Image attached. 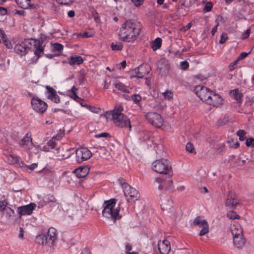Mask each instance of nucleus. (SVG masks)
Wrapping results in <instances>:
<instances>
[{
    "instance_id": "obj_9",
    "label": "nucleus",
    "mask_w": 254,
    "mask_h": 254,
    "mask_svg": "<svg viewBox=\"0 0 254 254\" xmlns=\"http://www.w3.org/2000/svg\"><path fill=\"white\" fill-rule=\"evenodd\" d=\"M192 226L201 228L199 235L200 236L206 235L209 232V225L207 222L201 216H198L194 218Z\"/></svg>"
},
{
    "instance_id": "obj_4",
    "label": "nucleus",
    "mask_w": 254,
    "mask_h": 254,
    "mask_svg": "<svg viewBox=\"0 0 254 254\" xmlns=\"http://www.w3.org/2000/svg\"><path fill=\"white\" fill-rule=\"evenodd\" d=\"M152 168L153 171L158 173L169 176L172 174L171 166L167 159H162L155 161L152 164Z\"/></svg>"
},
{
    "instance_id": "obj_58",
    "label": "nucleus",
    "mask_w": 254,
    "mask_h": 254,
    "mask_svg": "<svg viewBox=\"0 0 254 254\" xmlns=\"http://www.w3.org/2000/svg\"><path fill=\"white\" fill-rule=\"evenodd\" d=\"M13 13L15 15H19L24 16L26 14V12L23 10H15L13 11Z\"/></svg>"
},
{
    "instance_id": "obj_2",
    "label": "nucleus",
    "mask_w": 254,
    "mask_h": 254,
    "mask_svg": "<svg viewBox=\"0 0 254 254\" xmlns=\"http://www.w3.org/2000/svg\"><path fill=\"white\" fill-rule=\"evenodd\" d=\"M43 44L42 38L24 39L18 42L15 45L14 50L17 54L21 56H24L28 53L30 50L29 45L33 46L34 54L37 57L35 60L36 63L37 60L44 55V49Z\"/></svg>"
},
{
    "instance_id": "obj_12",
    "label": "nucleus",
    "mask_w": 254,
    "mask_h": 254,
    "mask_svg": "<svg viewBox=\"0 0 254 254\" xmlns=\"http://www.w3.org/2000/svg\"><path fill=\"white\" fill-rule=\"evenodd\" d=\"M31 104L32 109L40 114L45 112L48 107L47 104L38 97L32 98Z\"/></svg>"
},
{
    "instance_id": "obj_33",
    "label": "nucleus",
    "mask_w": 254,
    "mask_h": 254,
    "mask_svg": "<svg viewBox=\"0 0 254 254\" xmlns=\"http://www.w3.org/2000/svg\"><path fill=\"white\" fill-rule=\"evenodd\" d=\"M123 48V44L121 42H113L111 45V48L113 51H121Z\"/></svg>"
},
{
    "instance_id": "obj_22",
    "label": "nucleus",
    "mask_w": 254,
    "mask_h": 254,
    "mask_svg": "<svg viewBox=\"0 0 254 254\" xmlns=\"http://www.w3.org/2000/svg\"><path fill=\"white\" fill-rule=\"evenodd\" d=\"M47 237L49 243H51V246L53 245L57 238V230L53 227L49 228Z\"/></svg>"
},
{
    "instance_id": "obj_34",
    "label": "nucleus",
    "mask_w": 254,
    "mask_h": 254,
    "mask_svg": "<svg viewBox=\"0 0 254 254\" xmlns=\"http://www.w3.org/2000/svg\"><path fill=\"white\" fill-rule=\"evenodd\" d=\"M152 135V133L149 131H144L140 133V139L143 141L149 140Z\"/></svg>"
},
{
    "instance_id": "obj_30",
    "label": "nucleus",
    "mask_w": 254,
    "mask_h": 254,
    "mask_svg": "<svg viewBox=\"0 0 254 254\" xmlns=\"http://www.w3.org/2000/svg\"><path fill=\"white\" fill-rule=\"evenodd\" d=\"M144 67L143 65H141L139 66L137 69H135L136 77L138 78H143L145 74H148L149 71H144Z\"/></svg>"
},
{
    "instance_id": "obj_13",
    "label": "nucleus",
    "mask_w": 254,
    "mask_h": 254,
    "mask_svg": "<svg viewBox=\"0 0 254 254\" xmlns=\"http://www.w3.org/2000/svg\"><path fill=\"white\" fill-rule=\"evenodd\" d=\"M222 98L218 94L212 92L210 97L207 100L206 104L214 107H218L223 104Z\"/></svg>"
},
{
    "instance_id": "obj_24",
    "label": "nucleus",
    "mask_w": 254,
    "mask_h": 254,
    "mask_svg": "<svg viewBox=\"0 0 254 254\" xmlns=\"http://www.w3.org/2000/svg\"><path fill=\"white\" fill-rule=\"evenodd\" d=\"M159 66L160 70L162 72H167L170 69V64L169 61L165 59H161L159 61Z\"/></svg>"
},
{
    "instance_id": "obj_38",
    "label": "nucleus",
    "mask_w": 254,
    "mask_h": 254,
    "mask_svg": "<svg viewBox=\"0 0 254 254\" xmlns=\"http://www.w3.org/2000/svg\"><path fill=\"white\" fill-rule=\"evenodd\" d=\"M48 146L50 147V149L55 148L56 150L58 151L59 150V148L57 147V142L54 140L53 139H50L47 143Z\"/></svg>"
},
{
    "instance_id": "obj_36",
    "label": "nucleus",
    "mask_w": 254,
    "mask_h": 254,
    "mask_svg": "<svg viewBox=\"0 0 254 254\" xmlns=\"http://www.w3.org/2000/svg\"><path fill=\"white\" fill-rule=\"evenodd\" d=\"M131 100L134 102V104L138 105L141 101L142 97L138 94H134L130 96Z\"/></svg>"
},
{
    "instance_id": "obj_64",
    "label": "nucleus",
    "mask_w": 254,
    "mask_h": 254,
    "mask_svg": "<svg viewBox=\"0 0 254 254\" xmlns=\"http://www.w3.org/2000/svg\"><path fill=\"white\" fill-rule=\"evenodd\" d=\"M41 150H42L44 151L45 152H49L50 150V147L48 146V144L44 145L42 148H41Z\"/></svg>"
},
{
    "instance_id": "obj_27",
    "label": "nucleus",
    "mask_w": 254,
    "mask_h": 254,
    "mask_svg": "<svg viewBox=\"0 0 254 254\" xmlns=\"http://www.w3.org/2000/svg\"><path fill=\"white\" fill-rule=\"evenodd\" d=\"M230 94L232 96L233 98L238 102L242 101L243 94L238 89H235L231 90L230 91Z\"/></svg>"
},
{
    "instance_id": "obj_15",
    "label": "nucleus",
    "mask_w": 254,
    "mask_h": 254,
    "mask_svg": "<svg viewBox=\"0 0 254 254\" xmlns=\"http://www.w3.org/2000/svg\"><path fill=\"white\" fill-rule=\"evenodd\" d=\"M239 203V200L235 193L230 192L226 201V206L233 209Z\"/></svg>"
},
{
    "instance_id": "obj_26",
    "label": "nucleus",
    "mask_w": 254,
    "mask_h": 254,
    "mask_svg": "<svg viewBox=\"0 0 254 254\" xmlns=\"http://www.w3.org/2000/svg\"><path fill=\"white\" fill-rule=\"evenodd\" d=\"M233 243L238 248H241L245 243V239L244 238L243 235L233 237Z\"/></svg>"
},
{
    "instance_id": "obj_18",
    "label": "nucleus",
    "mask_w": 254,
    "mask_h": 254,
    "mask_svg": "<svg viewBox=\"0 0 254 254\" xmlns=\"http://www.w3.org/2000/svg\"><path fill=\"white\" fill-rule=\"evenodd\" d=\"M46 88L47 89V97L52 101L59 103L60 102V99L59 96L58 95L56 91L52 87L47 86Z\"/></svg>"
},
{
    "instance_id": "obj_39",
    "label": "nucleus",
    "mask_w": 254,
    "mask_h": 254,
    "mask_svg": "<svg viewBox=\"0 0 254 254\" xmlns=\"http://www.w3.org/2000/svg\"><path fill=\"white\" fill-rule=\"evenodd\" d=\"M154 182L159 184L158 189L161 190L164 187V180L161 177H157L155 179Z\"/></svg>"
},
{
    "instance_id": "obj_51",
    "label": "nucleus",
    "mask_w": 254,
    "mask_h": 254,
    "mask_svg": "<svg viewBox=\"0 0 254 254\" xmlns=\"http://www.w3.org/2000/svg\"><path fill=\"white\" fill-rule=\"evenodd\" d=\"M166 201H167L169 206L171 205V203H172L171 200H169L168 199H167V200L162 199L161 200V202H162L161 207H162V209L163 210H164L165 209H167V207L166 206V202H165Z\"/></svg>"
},
{
    "instance_id": "obj_60",
    "label": "nucleus",
    "mask_w": 254,
    "mask_h": 254,
    "mask_svg": "<svg viewBox=\"0 0 254 254\" xmlns=\"http://www.w3.org/2000/svg\"><path fill=\"white\" fill-rule=\"evenodd\" d=\"M3 41H4L5 46L8 49H11L12 47V44L8 39H5Z\"/></svg>"
},
{
    "instance_id": "obj_31",
    "label": "nucleus",
    "mask_w": 254,
    "mask_h": 254,
    "mask_svg": "<svg viewBox=\"0 0 254 254\" xmlns=\"http://www.w3.org/2000/svg\"><path fill=\"white\" fill-rule=\"evenodd\" d=\"M36 241L43 245L49 243L47 236L44 234L39 235L37 236Z\"/></svg>"
},
{
    "instance_id": "obj_43",
    "label": "nucleus",
    "mask_w": 254,
    "mask_h": 254,
    "mask_svg": "<svg viewBox=\"0 0 254 254\" xmlns=\"http://www.w3.org/2000/svg\"><path fill=\"white\" fill-rule=\"evenodd\" d=\"M87 109L90 112L94 113H99L101 111V109L95 106L89 105L88 106Z\"/></svg>"
},
{
    "instance_id": "obj_25",
    "label": "nucleus",
    "mask_w": 254,
    "mask_h": 254,
    "mask_svg": "<svg viewBox=\"0 0 254 254\" xmlns=\"http://www.w3.org/2000/svg\"><path fill=\"white\" fill-rule=\"evenodd\" d=\"M113 86L118 90L126 93H130L129 86H126L120 81H116L113 84Z\"/></svg>"
},
{
    "instance_id": "obj_32",
    "label": "nucleus",
    "mask_w": 254,
    "mask_h": 254,
    "mask_svg": "<svg viewBox=\"0 0 254 254\" xmlns=\"http://www.w3.org/2000/svg\"><path fill=\"white\" fill-rule=\"evenodd\" d=\"M77 88H76L74 86H73L71 89L70 90V91H69V96L72 98L73 99V100H75V101H78V100H81V99L76 94V90H77Z\"/></svg>"
},
{
    "instance_id": "obj_41",
    "label": "nucleus",
    "mask_w": 254,
    "mask_h": 254,
    "mask_svg": "<svg viewBox=\"0 0 254 254\" xmlns=\"http://www.w3.org/2000/svg\"><path fill=\"white\" fill-rule=\"evenodd\" d=\"M246 132L244 130L240 129L238 131L237 135L239 136L241 141H244L246 139Z\"/></svg>"
},
{
    "instance_id": "obj_57",
    "label": "nucleus",
    "mask_w": 254,
    "mask_h": 254,
    "mask_svg": "<svg viewBox=\"0 0 254 254\" xmlns=\"http://www.w3.org/2000/svg\"><path fill=\"white\" fill-rule=\"evenodd\" d=\"M5 210H6V214L8 217L12 216L14 213V210L10 207H7Z\"/></svg>"
},
{
    "instance_id": "obj_59",
    "label": "nucleus",
    "mask_w": 254,
    "mask_h": 254,
    "mask_svg": "<svg viewBox=\"0 0 254 254\" xmlns=\"http://www.w3.org/2000/svg\"><path fill=\"white\" fill-rule=\"evenodd\" d=\"M215 22L216 23V25L212 28L211 30V33L212 35H214L215 33L216 32L217 30V27L219 26V22L218 20L217 19L215 20Z\"/></svg>"
},
{
    "instance_id": "obj_35",
    "label": "nucleus",
    "mask_w": 254,
    "mask_h": 254,
    "mask_svg": "<svg viewBox=\"0 0 254 254\" xmlns=\"http://www.w3.org/2000/svg\"><path fill=\"white\" fill-rule=\"evenodd\" d=\"M26 152L30 155H32L33 154H37L38 153L39 149L33 143V145L29 147L26 150Z\"/></svg>"
},
{
    "instance_id": "obj_16",
    "label": "nucleus",
    "mask_w": 254,
    "mask_h": 254,
    "mask_svg": "<svg viewBox=\"0 0 254 254\" xmlns=\"http://www.w3.org/2000/svg\"><path fill=\"white\" fill-rule=\"evenodd\" d=\"M19 145L26 150L29 147L33 145L32 138L31 132L27 133L23 138L21 139Z\"/></svg>"
},
{
    "instance_id": "obj_3",
    "label": "nucleus",
    "mask_w": 254,
    "mask_h": 254,
    "mask_svg": "<svg viewBox=\"0 0 254 254\" xmlns=\"http://www.w3.org/2000/svg\"><path fill=\"white\" fill-rule=\"evenodd\" d=\"M116 203V199H111L104 202L102 210V215L104 217L114 221L120 218L119 217L120 207L119 206L116 209L114 208Z\"/></svg>"
},
{
    "instance_id": "obj_14",
    "label": "nucleus",
    "mask_w": 254,
    "mask_h": 254,
    "mask_svg": "<svg viewBox=\"0 0 254 254\" xmlns=\"http://www.w3.org/2000/svg\"><path fill=\"white\" fill-rule=\"evenodd\" d=\"M36 204L31 203L28 205L19 206L17 208V212L19 215H30L35 209Z\"/></svg>"
},
{
    "instance_id": "obj_11",
    "label": "nucleus",
    "mask_w": 254,
    "mask_h": 254,
    "mask_svg": "<svg viewBox=\"0 0 254 254\" xmlns=\"http://www.w3.org/2000/svg\"><path fill=\"white\" fill-rule=\"evenodd\" d=\"M92 156L91 152L86 147H80L75 151L76 161L80 163L90 159Z\"/></svg>"
},
{
    "instance_id": "obj_63",
    "label": "nucleus",
    "mask_w": 254,
    "mask_h": 254,
    "mask_svg": "<svg viewBox=\"0 0 254 254\" xmlns=\"http://www.w3.org/2000/svg\"><path fill=\"white\" fill-rule=\"evenodd\" d=\"M132 249V247L129 244H127L126 246V250L127 252V254H128V253H130V251Z\"/></svg>"
},
{
    "instance_id": "obj_29",
    "label": "nucleus",
    "mask_w": 254,
    "mask_h": 254,
    "mask_svg": "<svg viewBox=\"0 0 254 254\" xmlns=\"http://www.w3.org/2000/svg\"><path fill=\"white\" fill-rule=\"evenodd\" d=\"M162 39L160 38H157L151 44V48L153 51H155L159 49L162 46Z\"/></svg>"
},
{
    "instance_id": "obj_21",
    "label": "nucleus",
    "mask_w": 254,
    "mask_h": 254,
    "mask_svg": "<svg viewBox=\"0 0 254 254\" xmlns=\"http://www.w3.org/2000/svg\"><path fill=\"white\" fill-rule=\"evenodd\" d=\"M68 63L70 65H80L82 64L84 60L80 56H72L68 58Z\"/></svg>"
},
{
    "instance_id": "obj_46",
    "label": "nucleus",
    "mask_w": 254,
    "mask_h": 254,
    "mask_svg": "<svg viewBox=\"0 0 254 254\" xmlns=\"http://www.w3.org/2000/svg\"><path fill=\"white\" fill-rule=\"evenodd\" d=\"M186 148L187 151L190 153H193L194 148L193 144L190 142H188L186 144Z\"/></svg>"
},
{
    "instance_id": "obj_53",
    "label": "nucleus",
    "mask_w": 254,
    "mask_h": 254,
    "mask_svg": "<svg viewBox=\"0 0 254 254\" xmlns=\"http://www.w3.org/2000/svg\"><path fill=\"white\" fill-rule=\"evenodd\" d=\"M251 33V30L250 29H247L242 35V36L241 37V38L243 40L244 39H246L247 38H248L249 36H250V34Z\"/></svg>"
},
{
    "instance_id": "obj_28",
    "label": "nucleus",
    "mask_w": 254,
    "mask_h": 254,
    "mask_svg": "<svg viewBox=\"0 0 254 254\" xmlns=\"http://www.w3.org/2000/svg\"><path fill=\"white\" fill-rule=\"evenodd\" d=\"M124 109L122 106L120 104H117L115 106L114 109L110 112L109 115H112V119L115 117V115H124L122 113Z\"/></svg>"
},
{
    "instance_id": "obj_1",
    "label": "nucleus",
    "mask_w": 254,
    "mask_h": 254,
    "mask_svg": "<svg viewBox=\"0 0 254 254\" xmlns=\"http://www.w3.org/2000/svg\"><path fill=\"white\" fill-rule=\"evenodd\" d=\"M141 30L140 22L127 20L123 23L119 30V39L121 41L132 43L136 40Z\"/></svg>"
},
{
    "instance_id": "obj_8",
    "label": "nucleus",
    "mask_w": 254,
    "mask_h": 254,
    "mask_svg": "<svg viewBox=\"0 0 254 254\" xmlns=\"http://www.w3.org/2000/svg\"><path fill=\"white\" fill-rule=\"evenodd\" d=\"M147 122L152 126L160 128L164 124V119L162 116L155 112H149L145 115Z\"/></svg>"
},
{
    "instance_id": "obj_7",
    "label": "nucleus",
    "mask_w": 254,
    "mask_h": 254,
    "mask_svg": "<svg viewBox=\"0 0 254 254\" xmlns=\"http://www.w3.org/2000/svg\"><path fill=\"white\" fill-rule=\"evenodd\" d=\"M112 120L115 125L121 128H128V131L131 130V126L129 119L125 115H115Z\"/></svg>"
},
{
    "instance_id": "obj_44",
    "label": "nucleus",
    "mask_w": 254,
    "mask_h": 254,
    "mask_svg": "<svg viewBox=\"0 0 254 254\" xmlns=\"http://www.w3.org/2000/svg\"><path fill=\"white\" fill-rule=\"evenodd\" d=\"M7 205V201L6 199L0 200V209L1 212H3L6 208Z\"/></svg>"
},
{
    "instance_id": "obj_37",
    "label": "nucleus",
    "mask_w": 254,
    "mask_h": 254,
    "mask_svg": "<svg viewBox=\"0 0 254 254\" xmlns=\"http://www.w3.org/2000/svg\"><path fill=\"white\" fill-rule=\"evenodd\" d=\"M162 95L165 99H167L168 100H172L174 96L173 92L169 90H167L162 93Z\"/></svg>"
},
{
    "instance_id": "obj_47",
    "label": "nucleus",
    "mask_w": 254,
    "mask_h": 254,
    "mask_svg": "<svg viewBox=\"0 0 254 254\" xmlns=\"http://www.w3.org/2000/svg\"><path fill=\"white\" fill-rule=\"evenodd\" d=\"M98 149V152L102 156H104L106 154L107 152V150L106 148L104 147H102L101 146H99L98 147H96Z\"/></svg>"
},
{
    "instance_id": "obj_62",
    "label": "nucleus",
    "mask_w": 254,
    "mask_h": 254,
    "mask_svg": "<svg viewBox=\"0 0 254 254\" xmlns=\"http://www.w3.org/2000/svg\"><path fill=\"white\" fill-rule=\"evenodd\" d=\"M85 80V77L84 74H80L79 77V83L80 84H82Z\"/></svg>"
},
{
    "instance_id": "obj_56",
    "label": "nucleus",
    "mask_w": 254,
    "mask_h": 254,
    "mask_svg": "<svg viewBox=\"0 0 254 254\" xmlns=\"http://www.w3.org/2000/svg\"><path fill=\"white\" fill-rule=\"evenodd\" d=\"M237 62L238 60L235 61L229 64V68L231 71L235 69L237 65Z\"/></svg>"
},
{
    "instance_id": "obj_55",
    "label": "nucleus",
    "mask_w": 254,
    "mask_h": 254,
    "mask_svg": "<svg viewBox=\"0 0 254 254\" xmlns=\"http://www.w3.org/2000/svg\"><path fill=\"white\" fill-rule=\"evenodd\" d=\"M95 136L97 138L101 137H107L110 136V134L107 132H102L100 134H96Z\"/></svg>"
},
{
    "instance_id": "obj_17",
    "label": "nucleus",
    "mask_w": 254,
    "mask_h": 254,
    "mask_svg": "<svg viewBox=\"0 0 254 254\" xmlns=\"http://www.w3.org/2000/svg\"><path fill=\"white\" fill-rule=\"evenodd\" d=\"M49 204L51 207H54L57 204V199L54 195L48 194L45 195L43 198V201L40 202L42 207Z\"/></svg>"
},
{
    "instance_id": "obj_19",
    "label": "nucleus",
    "mask_w": 254,
    "mask_h": 254,
    "mask_svg": "<svg viewBox=\"0 0 254 254\" xmlns=\"http://www.w3.org/2000/svg\"><path fill=\"white\" fill-rule=\"evenodd\" d=\"M158 249L161 254H168L171 250L170 244L169 241L165 240L158 243Z\"/></svg>"
},
{
    "instance_id": "obj_52",
    "label": "nucleus",
    "mask_w": 254,
    "mask_h": 254,
    "mask_svg": "<svg viewBox=\"0 0 254 254\" xmlns=\"http://www.w3.org/2000/svg\"><path fill=\"white\" fill-rule=\"evenodd\" d=\"M180 65L181 69L183 70H186L189 67V64L187 61L182 62Z\"/></svg>"
},
{
    "instance_id": "obj_6",
    "label": "nucleus",
    "mask_w": 254,
    "mask_h": 254,
    "mask_svg": "<svg viewBox=\"0 0 254 254\" xmlns=\"http://www.w3.org/2000/svg\"><path fill=\"white\" fill-rule=\"evenodd\" d=\"M4 155L6 157L7 160L9 163L12 164H17L20 167H23L26 166L27 169L31 170H33L37 168V165L35 163H33L30 165H26L24 162L22 160L21 158L16 155L6 153L4 152Z\"/></svg>"
},
{
    "instance_id": "obj_40",
    "label": "nucleus",
    "mask_w": 254,
    "mask_h": 254,
    "mask_svg": "<svg viewBox=\"0 0 254 254\" xmlns=\"http://www.w3.org/2000/svg\"><path fill=\"white\" fill-rule=\"evenodd\" d=\"M227 217L230 219H239L240 218V216L234 211L228 212Z\"/></svg>"
},
{
    "instance_id": "obj_49",
    "label": "nucleus",
    "mask_w": 254,
    "mask_h": 254,
    "mask_svg": "<svg viewBox=\"0 0 254 254\" xmlns=\"http://www.w3.org/2000/svg\"><path fill=\"white\" fill-rule=\"evenodd\" d=\"M227 39H228V36H227V33H223L221 35L220 39L219 40L220 44H224V43L226 42V41L227 40Z\"/></svg>"
},
{
    "instance_id": "obj_5",
    "label": "nucleus",
    "mask_w": 254,
    "mask_h": 254,
    "mask_svg": "<svg viewBox=\"0 0 254 254\" xmlns=\"http://www.w3.org/2000/svg\"><path fill=\"white\" fill-rule=\"evenodd\" d=\"M123 191L127 202H134L140 197V193L128 184H123Z\"/></svg>"
},
{
    "instance_id": "obj_10",
    "label": "nucleus",
    "mask_w": 254,
    "mask_h": 254,
    "mask_svg": "<svg viewBox=\"0 0 254 254\" xmlns=\"http://www.w3.org/2000/svg\"><path fill=\"white\" fill-rule=\"evenodd\" d=\"M194 91L200 99L206 103L209 98L210 97L212 92V90L207 87L202 85H198L196 86L194 89Z\"/></svg>"
},
{
    "instance_id": "obj_54",
    "label": "nucleus",
    "mask_w": 254,
    "mask_h": 254,
    "mask_svg": "<svg viewBox=\"0 0 254 254\" xmlns=\"http://www.w3.org/2000/svg\"><path fill=\"white\" fill-rule=\"evenodd\" d=\"M144 0H131V1L136 7L140 6L144 2Z\"/></svg>"
},
{
    "instance_id": "obj_50",
    "label": "nucleus",
    "mask_w": 254,
    "mask_h": 254,
    "mask_svg": "<svg viewBox=\"0 0 254 254\" xmlns=\"http://www.w3.org/2000/svg\"><path fill=\"white\" fill-rule=\"evenodd\" d=\"M57 3L64 4V5H68L71 2H72V0H55Z\"/></svg>"
},
{
    "instance_id": "obj_20",
    "label": "nucleus",
    "mask_w": 254,
    "mask_h": 254,
    "mask_svg": "<svg viewBox=\"0 0 254 254\" xmlns=\"http://www.w3.org/2000/svg\"><path fill=\"white\" fill-rule=\"evenodd\" d=\"M16 4L23 9H29L34 7L32 0H15Z\"/></svg>"
},
{
    "instance_id": "obj_23",
    "label": "nucleus",
    "mask_w": 254,
    "mask_h": 254,
    "mask_svg": "<svg viewBox=\"0 0 254 254\" xmlns=\"http://www.w3.org/2000/svg\"><path fill=\"white\" fill-rule=\"evenodd\" d=\"M231 233L233 237L243 235V229L240 224L236 223L231 228Z\"/></svg>"
},
{
    "instance_id": "obj_45",
    "label": "nucleus",
    "mask_w": 254,
    "mask_h": 254,
    "mask_svg": "<svg viewBox=\"0 0 254 254\" xmlns=\"http://www.w3.org/2000/svg\"><path fill=\"white\" fill-rule=\"evenodd\" d=\"M213 5L211 2H207L205 5L203 11L205 12H209L211 10Z\"/></svg>"
},
{
    "instance_id": "obj_61",
    "label": "nucleus",
    "mask_w": 254,
    "mask_h": 254,
    "mask_svg": "<svg viewBox=\"0 0 254 254\" xmlns=\"http://www.w3.org/2000/svg\"><path fill=\"white\" fill-rule=\"evenodd\" d=\"M248 53H246V52H243L239 55L237 60L238 61V60H241L244 59L245 58H246L248 56Z\"/></svg>"
},
{
    "instance_id": "obj_48",
    "label": "nucleus",
    "mask_w": 254,
    "mask_h": 254,
    "mask_svg": "<svg viewBox=\"0 0 254 254\" xmlns=\"http://www.w3.org/2000/svg\"><path fill=\"white\" fill-rule=\"evenodd\" d=\"M246 145L248 147H254V138H249L246 140Z\"/></svg>"
},
{
    "instance_id": "obj_42",
    "label": "nucleus",
    "mask_w": 254,
    "mask_h": 254,
    "mask_svg": "<svg viewBox=\"0 0 254 254\" xmlns=\"http://www.w3.org/2000/svg\"><path fill=\"white\" fill-rule=\"evenodd\" d=\"M64 46L60 43H55L53 45V51L54 52H61L63 50Z\"/></svg>"
}]
</instances>
